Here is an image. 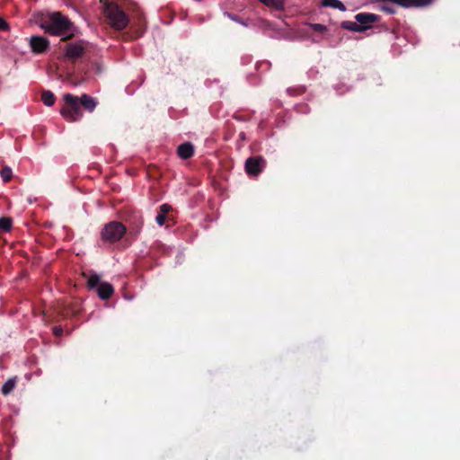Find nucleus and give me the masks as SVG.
Masks as SVG:
<instances>
[{"instance_id": "1", "label": "nucleus", "mask_w": 460, "mask_h": 460, "mask_svg": "<svg viewBox=\"0 0 460 460\" xmlns=\"http://www.w3.org/2000/svg\"><path fill=\"white\" fill-rule=\"evenodd\" d=\"M37 23L46 33L51 36H60L61 41L67 42L77 34V28L60 12L40 13Z\"/></svg>"}, {"instance_id": "2", "label": "nucleus", "mask_w": 460, "mask_h": 460, "mask_svg": "<svg viewBox=\"0 0 460 460\" xmlns=\"http://www.w3.org/2000/svg\"><path fill=\"white\" fill-rule=\"evenodd\" d=\"M107 23L117 31L124 30L129 23L127 13L115 3H107L103 8Z\"/></svg>"}, {"instance_id": "3", "label": "nucleus", "mask_w": 460, "mask_h": 460, "mask_svg": "<svg viewBox=\"0 0 460 460\" xmlns=\"http://www.w3.org/2000/svg\"><path fill=\"white\" fill-rule=\"evenodd\" d=\"M63 99L65 103L60 109L62 117L69 122L81 119L83 112L79 105V98L71 93H66Z\"/></svg>"}, {"instance_id": "4", "label": "nucleus", "mask_w": 460, "mask_h": 460, "mask_svg": "<svg viewBox=\"0 0 460 460\" xmlns=\"http://www.w3.org/2000/svg\"><path fill=\"white\" fill-rule=\"evenodd\" d=\"M127 231V226L121 222H109L104 225L101 231V240L105 243H115L123 238Z\"/></svg>"}, {"instance_id": "5", "label": "nucleus", "mask_w": 460, "mask_h": 460, "mask_svg": "<svg viewBox=\"0 0 460 460\" xmlns=\"http://www.w3.org/2000/svg\"><path fill=\"white\" fill-rule=\"evenodd\" d=\"M146 29V21L144 13L137 8L135 10V16L133 18V24L131 31L128 32V38L136 40L140 38Z\"/></svg>"}, {"instance_id": "6", "label": "nucleus", "mask_w": 460, "mask_h": 460, "mask_svg": "<svg viewBox=\"0 0 460 460\" xmlns=\"http://www.w3.org/2000/svg\"><path fill=\"white\" fill-rule=\"evenodd\" d=\"M267 162L261 155L251 156L245 161L244 168L249 176H258L266 167Z\"/></svg>"}, {"instance_id": "7", "label": "nucleus", "mask_w": 460, "mask_h": 460, "mask_svg": "<svg viewBox=\"0 0 460 460\" xmlns=\"http://www.w3.org/2000/svg\"><path fill=\"white\" fill-rule=\"evenodd\" d=\"M65 57L67 59L75 60L81 58L85 50L84 41L79 40L75 43H68L66 45Z\"/></svg>"}, {"instance_id": "8", "label": "nucleus", "mask_w": 460, "mask_h": 460, "mask_svg": "<svg viewBox=\"0 0 460 460\" xmlns=\"http://www.w3.org/2000/svg\"><path fill=\"white\" fill-rule=\"evenodd\" d=\"M128 235L133 236L134 238H137L138 234H140L142 227L144 226V218L143 216L140 213H134L128 219Z\"/></svg>"}, {"instance_id": "9", "label": "nucleus", "mask_w": 460, "mask_h": 460, "mask_svg": "<svg viewBox=\"0 0 460 460\" xmlns=\"http://www.w3.org/2000/svg\"><path fill=\"white\" fill-rule=\"evenodd\" d=\"M49 40L43 36L35 35L30 39V47L33 53H44L49 50Z\"/></svg>"}, {"instance_id": "10", "label": "nucleus", "mask_w": 460, "mask_h": 460, "mask_svg": "<svg viewBox=\"0 0 460 460\" xmlns=\"http://www.w3.org/2000/svg\"><path fill=\"white\" fill-rule=\"evenodd\" d=\"M355 20L362 26H369L368 24L378 22L380 17L375 13H359L355 15Z\"/></svg>"}, {"instance_id": "11", "label": "nucleus", "mask_w": 460, "mask_h": 460, "mask_svg": "<svg viewBox=\"0 0 460 460\" xmlns=\"http://www.w3.org/2000/svg\"><path fill=\"white\" fill-rule=\"evenodd\" d=\"M96 291L101 299L107 300L113 295L114 288L111 284L108 282H102L96 288Z\"/></svg>"}, {"instance_id": "12", "label": "nucleus", "mask_w": 460, "mask_h": 460, "mask_svg": "<svg viewBox=\"0 0 460 460\" xmlns=\"http://www.w3.org/2000/svg\"><path fill=\"white\" fill-rule=\"evenodd\" d=\"M177 155L181 159H189L194 155V146L190 142H185L177 148Z\"/></svg>"}, {"instance_id": "13", "label": "nucleus", "mask_w": 460, "mask_h": 460, "mask_svg": "<svg viewBox=\"0 0 460 460\" xmlns=\"http://www.w3.org/2000/svg\"><path fill=\"white\" fill-rule=\"evenodd\" d=\"M82 105L87 111H93V110L96 108L97 106V102L96 101L94 100V98H93L92 96L88 95V94H83L80 98H79V105Z\"/></svg>"}, {"instance_id": "14", "label": "nucleus", "mask_w": 460, "mask_h": 460, "mask_svg": "<svg viewBox=\"0 0 460 460\" xmlns=\"http://www.w3.org/2000/svg\"><path fill=\"white\" fill-rule=\"evenodd\" d=\"M341 27L342 29H345V30H348V31H357V32H362V31H367V29L370 28V26L359 25L357 21L356 22L343 21L341 22Z\"/></svg>"}, {"instance_id": "15", "label": "nucleus", "mask_w": 460, "mask_h": 460, "mask_svg": "<svg viewBox=\"0 0 460 460\" xmlns=\"http://www.w3.org/2000/svg\"><path fill=\"white\" fill-rule=\"evenodd\" d=\"M172 210L169 204H163L159 207V212L155 217V221L159 226H164L166 221V215Z\"/></svg>"}, {"instance_id": "16", "label": "nucleus", "mask_w": 460, "mask_h": 460, "mask_svg": "<svg viewBox=\"0 0 460 460\" xmlns=\"http://www.w3.org/2000/svg\"><path fill=\"white\" fill-rule=\"evenodd\" d=\"M83 276L87 278V288L89 289L96 288L101 284L100 277L96 273L91 274L90 276H87L86 273H83Z\"/></svg>"}, {"instance_id": "17", "label": "nucleus", "mask_w": 460, "mask_h": 460, "mask_svg": "<svg viewBox=\"0 0 460 460\" xmlns=\"http://www.w3.org/2000/svg\"><path fill=\"white\" fill-rule=\"evenodd\" d=\"M41 101L45 105L50 107L55 103L56 97L51 91L44 90L41 93Z\"/></svg>"}, {"instance_id": "18", "label": "nucleus", "mask_w": 460, "mask_h": 460, "mask_svg": "<svg viewBox=\"0 0 460 460\" xmlns=\"http://www.w3.org/2000/svg\"><path fill=\"white\" fill-rule=\"evenodd\" d=\"M322 5L325 7L337 8L341 11H345V5L339 0H323Z\"/></svg>"}, {"instance_id": "19", "label": "nucleus", "mask_w": 460, "mask_h": 460, "mask_svg": "<svg viewBox=\"0 0 460 460\" xmlns=\"http://www.w3.org/2000/svg\"><path fill=\"white\" fill-rule=\"evenodd\" d=\"M16 385V379L10 378L8 379L2 386L1 392L4 395L9 394Z\"/></svg>"}, {"instance_id": "20", "label": "nucleus", "mask_w": 460, "mask_h": 460, "mask_svg": "<svg viewBox=\"0 0 460 460\" xmlns=\"http://www.w3.org/2000/svg\"><path fill=\"white\" fill-rule=\"evenodd\" d=\"M13 226V220L11 217H0V230L3 232H10Z\"/></svg>"}, {"instance_id": "21", "label": "nucleus", "mask_w": 460, "mask_h": 460, "mask_svg": "<svg viewBox=\"0 0 460 460\" xmlns=\"http://www.w3.org/2000/svg\"><path fill=\"white\" fill-rule=\"evenodd\" d=\"M380 3L383 4L381 7L383 11L390 14L395 13L396 10L394 6V4L392 2L387 0H381Z\"/></svg>"}, {"instance_id": "22", "label": "nucleus", "mask_w": 460, "mask_h": 460, "mask_svg": "<svg viewBox=\"0 0 460 460\" xmlns=\"http://www.w3.org/2000/svg\"><path fill=\"white\" fill-rule=\"evenodd\" d=\"M0 174L4 182L10 181L13 177L12 169L8 166H4L0 172Z\"/></svg>"}, {"instance_id": "23", "label": "nucleus", "mask_w": 460, "mask_h": 460, "mask_svg": "<svg viewBox=\"0 0 460 460\" xmlns=\"http://www.w3.org/2000/svg\"><path fill=\"white\" fill-rule=\"evenodd\" d=\"M267 6L279 8L281 6L280 0H259Z\"/></svg>"}, {"instance_id": "24", "label": "nucleus", "mask_w": 460, "mask_h": 460, "mask_svg": "<svg viewBox=\"0 0 460 460\" xmlns=\"http://www.w3.org/2000/svg\"><path fill=\"white\" fill-rule=\"evenodd\" d=\"M310 26L314 31L317 32H323L326 31V27L320 23H313Z\"/></svg>"}, {"instance_id": "25", "label": "nucleus", "mask_w": 460, "mask_h": 460, "mask_svg": "<svg viewBox=\"0 0 460 460\" xmlns=\"http://www.w3.org/2000/svg\"><path fill=\"white\" fill-rule=\"evenodd\" d=\"M9 30V24L5 20L0 17V31H6Z\"/></svg>"}, {"instance_id": "26", "label": "nucleus", "mask_w": 460, "mask_h": 460, "mask_svg": "<svg viewBox=\"0 0 460 460\" xmlns=\"http://www.w3.org/2000/svg\"><path fill=\"white\" fill-rule=\"evenodd\" d=\"M53 334L57 337H60L63 334V329L61 326H55L53 328Z\"/></svg>"}, {"instance_id": "27", "label": "nucleus", "mask_w": 460, "mask_h": 460, "mask_svg": "<svg viewBox=\"0 0 460 460\" xmlns=\"http://www.w3.org/2000/svg\"><path fill=\"white\" fill-rule=\"evenodd\" d=\"M239 138H240L241 140H245V139H246L245 133H244V132H241V133L239 134Z\"/></svg>"}, {"instance_id": "28", "label": "nucleus", "mask_w": 460, "mask_h": 460, "mask_svg": "<svg viewBox=\"0 0 460 460\" xmlns=\"http://www.w3.org/2000/svg\"><path fill=\"white\" fill-rule=\"evenodd\" d=\"M303 93H304L303 89H298V90H296V93L294 94H301Z\"/></svg>"}, {"instance_id": "29", "label": "nucleus", "mask_w": 460, "mask_h": 460, "mask_svg": "<svg viewBox=\"0 0 460 460\" xmlns=\"http://www.w3.org/2000/svg\"><path fill=\"white\" fill-rule=\"evenodd\" d=\"M291 91H292L291 89H288V93H290V94H293V93H291Z\"/></svg>"}]
</instances>
